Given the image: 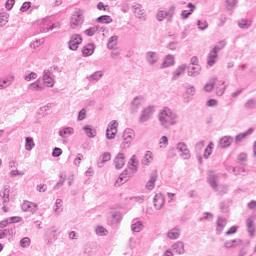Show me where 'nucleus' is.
Returning a JSON list of instances; mask_svg holds the SVG:
<instances>
[{
    "mask_svg": "<svg viewBox=\"0 0 256 256\" xmlns=\"http://www.w3.org/2000/svg\"><path fill=\"white\" fill-rule=\"evenodd\" d=\"M160 125L163 129H169L173 125H177V114L171 111L169 107H164L158 114Z\"/></svg>",
    "mask_w": 256,
    "mask_h": 256,
    "instance_id": "obj_1",
    "label": "nucleus"
},
{
    "mask_svg": "<svg viewBox=\"0 0 256 256\" xmlns=\"http://www.w3.org/2000/svg\"><path fill=\"white\" fill-rule=\"evenodd\" d=\"M215 85H216V95L218 97L223 96V94L225 93V90L227 89V86L225 85V81L223 82L219 81L217 83V78L215 77L210 79L209 83L205 84L204 91H206V93H211V91L215 89Z\"/></svg>",
    "mask_w": 256,
    "mask_h": 256,
    "instance_id": "obj_2",
    "label": "nucleus"
},
{
    "mask_svg": "<svg viewBox=\"0 0 256 256\" xmlns=\"http://www.w3.org/2000/svg\"><path fill=\"white\" fill-rule=\"evenodd\" d=\"M83 21H84L83 12H81V10L74 11L70 19L71 29H77L79 25H83Z\"/></svg>",
    "mask_w": 256,
    "mask_h": 256,
    "instance_id": "obj_3",
    "label": "nucleus"
},
{
    "mask_svg": "<svg viewBox=\"0 0 256 256\" xmlns=\"http://www.w3.org/2000/svg\"><path fill=\"white\" fill-rule=\"evenodd\" d=\"M133 137H135V133L133 129L127 128L123 132V142L121 144L122 149H129V145H131V141H133Z\"/></svg>",
    "mask_w": 256,
    "mask_h": 256,
    "instance_id": "obj_4",
    "label": "nucleus"
},
{
    "mask_svg": "<svg viewBox=\"0 0 256 256\" xmlns=\"http://www.w3.org/2000/svg\"><path fill=\"white\" fill-rule=\"evenodd\" d=\"M135 173H137V168H127L125 169L119 176V178L117 179L116 183H121L123 185V183H126V181H129V179H131V177H133V175H135Z\"/></svg>",
    "mask_w": 256,
    "mask_h": 256,
    "instance_id": "obj_5",
    "label": "nucleus"
},
{
    "mask_svg": "<svg viewBox=\"0 0 256 256\" xmlns=\"http://www.w3.org/2000/svg\"><path fill=\"white\" fill-rule=\"evenodd\" d=\"M81 43H83V38L81 37V35L73 34L70 37V40L68 42L69 49L71 51H77V49H79V45H81Z\"/></svg>",
    "mask_w": 256,
    "mask_h": 256,
    "instance_id": "obj_6",
    "label": "nucleus"
},
{
    "mask_svg": "<svg viewBox=\"0 0 256 256\" xmlns=\"http://www.w3.org/2000/svg\"><path fill=\"white\" fill-rule=\"evenodd\" d=\"M153 113H155V107L154 106H148L146 107L139 118L140 123H147L149 119L153 117Z\"/></svg>",
    "mask_w": 256,
    "mask_h": 256,
    "instance_id": "obj_7",
    "label": "nucleus"
},
{
    "mask_svg": "<svg viewBox=\"0 0 256 256\" xmlns=\"http://www.w3.org/2000/svg\"><path fill=\"white\" fill-rule=\"evenodd\" d=\"M170 10L172 12H167V11L160 10L157 13V20L158 21H163V19H167L168 23H171V21H173V11H175V7H171Z\"/></svg>",
    "mask_w": 256,
    "mask_h": 256,
    "instance_id": "obj_8",
    "label": "nucleus"
},
{
    "mask_svg": "<svg viewBox=\"0 0 256 256\" xmlns=\"http://www.w3.org/2000/svg\"><path fill=\"white\" fill-rule=\"evenodd\" d=\"M177 150L181 153L180 156L182 159H191V152H189V148H187L185 142H179L177 144Z\"/></svg>",
    "mask_w": 256,
    "mask_h": 256,
    "instance_id": "obj_9",
    "label": "nucleus"
},
{
    "mask_svg": "<svg viewBox=\"0 0 256 256\" xmlns=\"http://www.w3.org/2000/svg\"><path fill=\"white\" fill-rule=\"evenodd\" d=\"M146 61L151 67H153V65H157V63L159 62V54L153 51L147 52Z\"/></svg>",
    "mask_w": 256,
    "mask_h": 256,
    "instance_id": "obj_10",
    "label": "nucleus"
},
{
    "mask_svg": "<svg viewBox=\"0 0 256 256\" xmlns=\"http://www.w3.org/2000/svg\"><path fill=\"white\" fill-rule=\"evenodd\" d=\"M153 202L155 209L159 211L163 208V205H165V196H163V194L161 193L156 194L153 199Z\"/></svg>",
    "mask_w": 256,
    "mask_h": 256,
    "instance_id": "obj_11",
    "label": "nucleus"
},
{
    "mask_svg": "<svg viewBox=\"0 0 256 256\" xmlns=\"http://www.w3.org/2000/svg\"><path fill=\"white\" fill-rule=\"evenodd\" d=\"M37 204L30 202V201H24L22 204V211L29 212V213H37Z\"/></svg>",
    "mask_w": 256,
    "mask_h": 256,
    "instance_id": "obj_12",
    "label": "nucleus"
},
{
    "mask_svg": "<svg viewBox=\"0 0 256 256\" xmlns=\"http://www.w3.org/2000/svg\"><path fill=\"white\" fill-rule=\"evenodd\" d=\"M246 227L250 237H255V219L249 217L246 219Z\"/></svg>",
    "mask_w": 256,
    "mask_h": 256,
    "instance_id": "obj_13",
    "label": "nucleus"
},
{
    "mask_svg": "<svg viewBox=\"0 0 256 256\" xmlns=\"http://www.w3.org/2000/svg\"><path fill=\"white\" fill-rule=\"evenodd\" d=\"M208 183L212 189H217V187H219V176L214 172H210L208 175Z\"/></svg>",
    "mask_w": 256,
    "mask_h": 256,
    "instance_id": "obj_14",
    "label": "nucleus"
},
{
    "mask_svg": "<svg viewBox=\"0 0 256 256\" xmlns=\"http://www.w3.org/2000/svg\"><path fill=\"white\" fill-rule=\"evenodd\" d=\"M116 169H123L125 167V154L118 153L114 159Z\"/></svg>",
    "mask_w": 256,
    "mask_h": 256,
    "instance_id": "obj_15",
    "label": "nucleus"
},
{
    "mask_svg": "<svg viewBox=\"0 0 256 256\" xmlns=\"http://www.w3.org/2000/svg\"><path fill=\"white\" fill-rule=\"evenodd\" d=\"M187 69V65H180L173 73H172V81H177L181 75H185V70Z\"/></svg>",
    "mask_w": 256,
    "mask_h": 256,
    "instance_id": "obj_16",
    "label": "nucleus"
},
{
    "mask_svg": "<svg viewBox=\"0 0 256 256\" xmlns=\"http://www.w3.org/2000/svg\"><path fill=\"white\" fill-rule=\"evenodd\" d=\"M234 139L231 136H224L219 140V145L221 149H227V147L231 146V143H233Z\"/></svg>",
    "mask_w": 256,
    "mask_h": 256,
    "instance_id": "obj_17",
    "label": "nucleus"
},
{
    "mask_svg": "<svg viewBox=\"0 0 256 256\" xmlns=\"http://www.w3.org/2000/svg\"><path fill=\"white\" fill-rule=\"evenodd\" d=\"M156 182H157V171H154L150 175V179L148 180V182L146 184V189H148V191H153V189H155Z\"/></svg>",
    "mask_w": 256,
    "mask_h": 256,
    "instance_id": "obj_18",
    "label": "nucleus"
},
{
    "mask_svg": "<svg viewBox=\"0 0 256 256\" xmlns=\"http://www.w3.org/2000/svg\"><path fill=\"white\" fill-rule=\"evenodd\" d=\"M172 249L177 255H183L185 253V244L182 241H178L172 245Z\"/></svg>",
    "mask_w": 256,
    "mask_h": 256,
    "instance_id": "obj_19",
    "label": "nucleus"
},
{
    "mask_svg": "<svg viewBox=\"0 0 256 256\" xmlns=\"http://www.w3.org/2000/svg\"><path fill=\"white\" fill-rule=\"evenodd\" d=\"M173 65H175V57H173L171 54H168L161 65V69H167V67H173Z\"/></svg>",
    "mask_w": 256,
    "mask_h": 256,
    "instance_id": "obj_20",
    "label": "nucleus"
},
{
    "mask_svg": "<svg viewBox=\"0 0 256 256\" xmlns=\"http://www.w3.org/2000/svg\"><path fill=\"white\" fill-rule=\"evenodd\" d=\"M15 235V226H10L7 229L0 230V239H5V237H13Z\"/></svg>",
    "mask_w": 256,
    "mask_h": 256,
    "instance_id": "obj_21",
    "label": "nucleus"
},
{
    "mask_svg": "<svg viewBox=\"0 0 256 256\" xmlns=\"http://www.w3.org/2000/svg\"><path fill=\"white\" fill-rule=\"evenodd\" d=\"M43 82L47 87H53L54 82H53V78H51V72L49 70H44Z\"/></svg>",
    "mask_w": 256,
    "mask_h": 256,
    "instance_id": "obj_22",
    "label": "nucleus"
},
{
    "mask_svg": "<svg viewBox=\"0 0 256 256\" xmlns=\"http://www.w3.org/2000/svg\"><path fill=\"white\" fill-rule=\"evenodd\" d=\"M188 76L189 77H197V75H199L201 73V66L196 65H189L188 66Z\"/></svg>",
    "mask_w": 256,
    "mask_h": 256,
    "instance_id": "obj_23",
    "label": "nucleus"
},
{
    "mask_svg": "<svg viewBox=\"0 0 256 256\" xmlns=\"http://www.w3.org/2000/svg\"><path fill=\"white\" fill-rule=\"evenodd\" d=\"M74 133L75 130L73 128L65 127L58 132V135L62 137V139H67V137L73 135Z\"/></svg>",
    "mask_w": 256,
    "mask_h": 256,
    "instance_id": "obj_24",
    "label": "nucleus"
},
{
    "mask_svg": "<svg viewBox=\"0 0 256 256\" xmlns=\"http://www.w3.org/2000/svg\"><path fill=\"white\" fill-rule=\"evenodd\" d=\"M187 7H188V9H190L189 11H187V10H183L182 12H181V17H182V19H189V16L190 15H193V11H195V9H196V7H195V5L193 4V3H188V5H187Z\"/></svg>",
    "mask_w": 256,
    "mask_h": 256,
    "instance_id": "obj_25",
    "label": "nucleus"
},
{
    "mask_svg": "<svg viewBox=\"0 0 256 256\" xmlns=\"http://www.w3.org/2000/svg\"><path fill=\"white\" fill-rule=\"evenodd\" d=\"M95 52V46L93 44H87L82 49L83 57H91V54Z\"/></svg>",
    "mask_w": 256,
    "mask_h": 256,
    "instance_id": "obj_26",
    "label": "nucleus"
},
{
    "mask_svg": "<svg viewBox=\"0 0 256 256\" xmlns=\"http://www.w3.org/2000/svg\"><path fill=\"white\" fill-rule=\"evenodd\" d=\"M226 225H227V219H225L223 217H218L217 228H216L218 235H221V233H222L223 229H225Z\"/></svg>",
    "mask_w": 256,
    "mask_h": 256,
    "instance_id": "obj_27",
    "label": "nucleus"
},
{
    "mask_svg": "<svg viewBox=\"0 0 256 256\" xmlns=\"http://www.w3.org/2000/svg\"><path fill=\"white\" fill-rule=\"evenodd\" d=\"M83 131H85L87 137H89L90 139H93L97 136V130L93 129L91 125H85L83 127Z\"/></svg>",
    "mask_w": 256,
    "mask_h": 256,
    "instance_id": "obj_28",
    "label": "nucleus"
},
{
    "mask_svg": "<svg viewBox=\"0 0 256 256\" xmlns=\"http://www.w3.org/2000/svg\"><path fill=\"white\" fill-rule=\"evenodd\" d=\"M251 133H253V128H249L246 132L236 135L235 143L236 144L241 143V141H243V139H245V137L251 135Z\"/></svg>",
    "mask_w": 256,
    "mask_h": 256,
    "instance_id": "obj_29",
    "label": "nucleus"
},
{
    "mask_svg": "<svg viewBox=\"0 0 256 256\" xmlns=\"http://www.w3.org/2000/svg\"><path fill=\"white\" fill-rule=\"evenodd\" d=\"M241 243H243V241L241 239H235L232 241H227L224 243V247L226 249H231L233 247H239V245H241Z\"/></svg>",
    "mask_w": 256,
    "mask_h": 256,
    "instance_id": "obj_30",
    "label": "nucleus"
},
{
    "mask_svg": "<svg viewBox=\"0 0 256 256\" xmlns=\"http://www.w3.org/2000/svg\"><path fill=\"white\" fill-rule=\"evenodd\" d=\"M217 52H214V50L210 51L208 54V60L207 63L209 67H213L215 63H217Z\"/></svg>",
    "mask_w": 256,
    "mask_h": 256,
    "instance_id": "obj_31",
    "label": "nucleus"
},
{
    "mask_svg": "<svg viewBox=\"0 0 256 256\" xmlns=\"http://www.w3.org/2000/svg\"><path fill=\"white\" fill-rule=\"evenodd\" d=\"M179 235H181L179 228H173L167 233L168 239H179Z\"/></svg>",
    "mask_w": 256,
    "mask_h": 256,
    "instance_id": "obj_32",
    "label": "nucleus"
},
{
    "mask_svg": "<svg viewBox=\"0 0 256 256\" xmlns=\"http://www.w3.org/2000/svg\"><path fill=\"white\" fill-rule=\"evenodd\" d=\"M100 162H98V167H103V163H107V161H111V153L105 152L100 156Z\"/></svg>",
    "mask_w": 256,
    "mask_h": 256,
    "instance_id": "obj_33",
    "label": "nucleus"
},
{
    "mask_svg": "<svg viewBox=\"0 0 256 256\" xmlns=\"http://www.w3.org/2000/svg\"><path fill=\"white\" fill-rule=\"evenodd\" d=\"M34 147H35V141L33 140V137H26L25 139L26 151H33Z\"/></svg>",
    "mask_w": 256,
    "mask_h": 256,
    "instance_id": "obj_34",
    "label": "nucleus"
},
{
    "mask_svg": "<svg viewBox=\"0 0 256 256\" xmlns=\"http://www.w3.org/2000/svg\"><path fill=\"white\" fill-rule=\"evenodd\" d=\"M11 190L9 187H4V190L0 192V197L3 199V203H9V193Z\"/></svg>",
    "mask_w": 256,
    "mask_h": 256,
    "instance_id": "obj_35",
    "label": "nucleus"
},
{
    "mask_svg": "<svg viewBox=\"0 0 256 256\" xmlns=\"http://www.w3.org/2000/svg\"><path fill=\"white\" fill-rule=\"evenodd\" d=\"M97 23H106V25H109V23H113V18H111V16L109 15H102L99 16L96 19Z\"/></svg>",
    "mask_w": 256,
    "mask_h": 256,
    "instance_id": "obj_36",
    "label": "nucleus"
},
{
    "mask_svg": "<svg viewBox=\"0 0 256 256\" xmlns=\"http://www.w3.org/2000/svg\"><path fill=\"white\" fill-rule=\"evenodd\" d=\"M131 231L134 233H141V231H143V222L137 221L136 223L132 224Z\"/></svg>",
    "mask_w": 256,
    "mask_h": 256,
    "instance_id": "obj_37",
    "label": "nucleus"
},
{
    "mask_svg": "<svg viewBox=\"0 0 256 256\" xmlns=\"http://www.w3.org/2000/svg\"><path fill=\"white\" fill-rule=\"evenodd\" d=\"M101 77H103V72L102 71H96L93 74H91L90 76H87V79L89 81H99V79H101Z\"/></svg>",
    "mask_w": 256,
    "mask_h": 256,
    "instance_id": "obj_38",
    "label": "nucleus"
},
{
    "mask_svg": "<svg viewBox=\"0 0 256 256\" xmlns=\"http://www.w3.org/2000/svg\"><path fill=\"white\" fill-rule=\"evenodd\" d=\"M153 161V153L151 151H147L142 160L143 165H149Z\"/></svg>",
    "mask_w": 256,
    "mask_h": 256,
    "instance_id": "obj_39",
    "label": "nucleus"
},
{
    "mask_svg": "<svg viewBox=\"0 0 256 256\" xmlns=\"http://www.w3.org/2000/svg\"><path fill=\"white\" fill-rule=\"evenodd\" d=\"M214 191L219 193V195H225V193H227L229 191V186L221 184V185L217 186L216 189H214Z\"/></svg>",
    "mask_w": 256,
    "mask_h": 256,
    "instance_id": "obj_40",
    "label": "nucleus"
},
{
    "mask_svg": "<svg viewBox=\"0 0 256 256\" xmlns=\"http://www.w3.org/2000/svg\"><path fill=\"white\" fill-rule=\"evenodd\" d=\"M117 39H119V37L115 35L109 38L107 43L108 49H113L114 47H117Z\"/></svg>",
    "mask_w": 256,
    "mask_h": 256,
    "instance_id": "obj_41",
    "label": "nucleus"
},
{
    "mask_svg": "<svg viewBox=\"0 0 256 256\" xmlns=\"http://www.w3.org/2000/svg\"><path fill=\"white\" fill-rule=\"evenodd\" d=\"M116 135H117V128H107L106 130L107 139H115Z\"/></svg>",
    "mask_w": 256,
    "mask_h": 256,
    "instance_id": "obj_42",
    "label": "nucleus"
},
{
    "mask_svg": "<svg viewBox=\"0 0 256 256\" xmlns=\"http://www.w3.org/2000/svg\"><path fill=\"white\" fill-rule=\"evenodd\" d=\"M213 153V142H210L204 150V159H209V156Z\"/></svg>",
    "mask_w": 256,
    "mask_h": 256,
    "instance_id": "obj_43",
    "label": "nucleus"
},
{
    "mask_svg": "<svg viewBox=\"0 0 256 256\" xmlns=\"http://www.w3.org/2000/svg\"><path fill=\"white\" fill-rule=\"evenodd\" d=\"M97 31H99V26H94L91 28H88L84 31L85 35H87L88 37H93V35H95V33H97Z\"/></svg>",
    "mask_w": 256,
    "mask_h": 256,
    "instance_id": "obj_44",
    "label": "nucleus"
},
{
    "mask_svg": "<svg viewBox=\"0 0 256 256\" xmlns=\"http://www.w3.org/2000/svg\"><path fill=\"white\" fill-rule=\"evenodd\" d=\"M31 245V239L29 237H24L20 240V247L23 249L29 247Z\"/></svg>",
    "mask_w": 256,
    "mask_h": 256,
    "instance_id": "obj_45",
    "label": "nucleus"
},
{
    "mask_svg": "<svg viewBox=\"0 0 256 256\" xmlns=\"http://www.w3.org/2000/svg\"><path fill=\"white\" fill-rule=\"evenodd\" d=\"M28 89H30V91H41L43 87L39 85V80H37L36 82L31 83Z\"/></svg>",
    "mask_w": 256,
    "mask_h": 256,
    "instance_id": "obj_46",
    "label": "nucleus"
},
{
    "mask_svg": "<svg viewBox=\"0 0 256 256\" xmlns=\"http://www.w3.org/2000/svg\"><path fill=\"white\" fill-rule=\"evenodd\" d=\"M238 26L240 29H249V27H251V22H249V20L242 19L238 23Z\"/></svg>",
    "mask_w": 256,
    "mask_h": 256,
    "instance_id": "obj_47",
    "label": "nucleus"
},
{
    "mask_svg": "<svg viewBox=\"0 0 256 256\" xmlns=\"http://www.w3.org/2000/svg\"><path fill=\"white\" fill-rule=\"evenodd\" d=\"M245 109H255L256 107V100L254 98L249 99L245 105H244Z\"/></svg>",
    "mask_w": 256,
    "mask_h": 256,
    "instance_id": "obj_48",
    "label": "nucleus"
},
{
    "mask_svg": "<svg viewBox=\"0 0 256 256\" xmlns=\"http://www.w3.org/2000/svg\"><path fill=\"white\" fill-rule=\"evenodd\" d=\"M197 25L198 28L200 29V31H205V29H207L209 27V23H207V21L203 20H198L197 21Z\"/></svg>",
    "mask_w": 256,
    "mask_h": 256,
    "instance_id": "obj_49",
    "label": "nucleus"
},
{
    "mask_svg": "<svg viewBox=\"0 0 256 256\" xmlns=\"http://www.w3.org/2000/svg\"><path fill=\"white\" fill-rule=\"evenodd\" d=\"M144 13H145V11L143 9H141V6L135 7V9H134L135 17H137L138 19H141V17H143Z\"/></svg>",
    "mask_w": 256,
    "mask_h": 256,
    "instance_id": "obj_50",
    "label": "nucleus"
},
{
    "mask_svg": "<svg viewBox=\"0 0 256 256\" xmlns=\"http://www.w3.org/2000/svg\"><path fill=\"white\" fill-rule=\"evenodd\" d=\"M9 23L7 14H0V27H5Z\"/></svg>",
    "mask_w": 256,
    "mask_h": 256,
    "instance_id": "obj_51",
    "label": "nucleus"
},
{
    "mask_svg": "<svg viewBox=\"0 0 256 256\" xmlns=\"http://www.w3.org/2000/svg\"><path fill=\"white\" fill-rule=\"evenodd\" d=\"M227 45V42L225 41H220L216 46H214L213 50L215 53H219L221 49H223Z\"/></svg>",
    "mask_w": 256,
    "mask_h": 256,
    "instance_id": "obj_52",
    "label": "nucleus"
},
{
    "mask_svg": "<svg viewBox=\"0 0 256 256\" xmlns=\"http://www.w3.org/2000/svg\"><path fill=\"white\" fill-rule=\"evenodd\" d=\"M95 231L96 235H99L100 237H104L105 235H107V229L102 226H98Z\"/></svg>",
    "mask_w": 256,
    "mask_h": 256,
    "instance_id": "obj_53",
    "label": "nucleus"
},
{
    "mask_svg": "<svg viewBox=\"0 0 256 256\" xmlns=\"http://www.w3.org/2000/svg\"><path fill=\"white\" fill-rule=\"evenodd\" d=\"M87 117V110L85 108L81 109L78 113V121H84V119H86Z\"/></svg>",
    "mask_w": 256,
    "mask_h": 256,
    "instance_id": "obj_54",
    "label": "nucleus"
},
{
    "mask_svg": "<svg viewBox=\"0 0 256 256\" xmlns=\"http://www.w3.org/2000/svg\"><path fill=\"white\" fill-rule=\"evenodd\" d=\"M128 165L131 167V169H137V156L133 155L130 158Z\"/></svg>",
    "mask_w": 256,
    "mask_h": 256,
    "instance_id": "obj_55",
    "label": "nucleus"
},
{
    "mask_svg": "<svg viewBox=\"0 0 256 256\" xmlns=\"http://www.w3.org/2000/svg\"><path fill=\"white\" fill-rule=\"evenodd\" d=\"M112 218H113V223H120L121 219H123V217L121 216V212L113 213Z\"/></svg>",
    "mask_w": 256,
    "mask_h": 256,
    "instance_id": "obj_56",
    "label": "nucleus"
},
{
    "mask_svg": "<svg viewBox=\"0 0 256 256\" xmlns=\"http://www.w3.org/2000/svg\"><path fill=\"white\" fill-rule=\"evenodd\" d=\"M42 43H45V41L43 39H38L34 42H31L30 47H31V49H37V47L41 46Z\"/></svg>",
    "mask_w": 256,
    "mask_h": 256,
    "instance_id": "obj_57",
    "label": "nucleus"
},
{
    "mask_svg": "<svg viewBox=\"0 0 256 256\" xmlns=\"http://www.w3.org/2000/svg\"><path fill=\"white\" fill-rule=\"evenodd\" d=\"M62 203H63V200H61V199H57L56 200V203H55V205H56L55 213H61V211H63V208H61L63 206Z\"/></svg>",
    "mask_w": 256,
    "mask_h": 256,
    "instance_id": "obj_58",
    "label": "nucleus"
},
{
    "mask_svg": "<svg viewBox=\"0 0 256 256\" xmlns=\"http://www.w3.org/2000/svg\"><path fill=\"white\" fill-rule=\"evenodd\" d=\"M237 3H238L237 0H226V5H227L228 11H231V9H233L235 7V5H237Z\"/></svg>",
    "mask_w": 256,
    "mask_h": 256,
    "instance_id": "obj_59",
    "label": "nucleus"
},
{
    "mask_svg": "<svg viewBox=\"0 0 256 256\" xmlns=\"http://www.w3.org/2000/svg\"><path fill=\"white\" fill-rule=\"evenodd\" d=\"M240 165H245V161H247V154L245 153H240L237 157Z\"/></svg>",
    "mask_w": 256,
    "mask_h": 256,
    "instance_id": "obj_60",
    "label": "nucleus"
},
{
    "mask_svg": "<svg viewBox=\"0 0 256 256\" xmlns=\"http://www.w3.org/2000/svg\"><path fill=\"white\" fill-rule=\"evenodd\" d=\"M220 210H221L222 213H229V203L222 202L220 204Z\"/></svg>",
    "mask_w": 256,
    "mask_h": 256,
    "instance_id": "obj_61",
    "label": "nucleus"
},
{
    "mask_svg": "<svg viewBox=\"0 0 256 256\" xmlns=\"http://www.w3.org/2000/svg\"><path fill=\"white\" fill-rule=\"evenodd\" d=\"M63 155V150L61 148H54L52 152V157H61Z\"/></svg>",
    "mask_w": 256,
    "mask_h": 256,
    "instance_id": "obj_62",
    "label": "nucleus"
},
{
    "mask_svg": "<svg viewBox=\"0 0 256 256\" xmlns=\"http://www.w3.org/2000/svg\"><path fill=\"white\" fill-rule=\"evenodd\" d=\"M203 147H205V141L202 140L196 144L195 150L200 153V151H203Z\"/></svg>",
    "mask_w": 256,
    "mask_h": 256,
    "instance_id": "obj_63",
    "label": "nucleus"
},
{
    "mask_svg": "<svg viewBox=\"0 0 256 256\" xmlns=\"http://www.w3.org/2000/svg\"><path fill=\"white\" fill-rule=\"evenodd\" d=\"M25 81H33V79H37V73L31 72L30 74L24 77Z\"/></svg>",
    "mask_w": 256,
    "mask_h": 256,
    "instance_id": "obj_64",
    "label": "nucleus"
}]
</instances>
